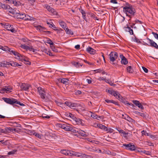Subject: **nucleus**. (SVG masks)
<instances>
[{
    "label": "nucleus",
    "instance_id": "nucleus-1",
    "mask_svg": "<svg viewBox=\"0 0 158 158\" xmlns=\"http://www.w3.org/2000/svg\"><path fill=\"white\" fill-rule=\"evenodd\" d=\"M123 7V11L126 15L130 18H131L135 15L136 12L135 8L133 6L128 2L126 3L125 5Z\"/></svg>",
    "mask_w": 158,
    "mask_h": 158
},
{
    "label": "nucleus",
    "instance_id": "nucleus-2",
    "mask_svg": "<svg viewBox=\"0 0 158 158\" xmlns=\"http://www.w3.org/2000/svg\"><path fill=\"white\" fill-rule=\"evenodd\" d=\"M37 89L40 95L44 101L47 102H52V98L50 94L46 93L40 87L38 88Z\"/></svg>",
    "mask_w": 158,
    "mask_h": 158
},
{
    "label": "nucleus",
    "instance_id": "nucleus-3",
    "mask_svg": "<svg viewBox=\"0 0 158 158\" xmlns=\"http://www.w3.org/2000/svg\"><path fill=\"white\" fill-rule=\"evenodd\" d=\"M118 53L115 52H112L109 55L110 63L112 64H115L114 63L118 58Z\"/></svg>",
    "mask_w": 158,
    "mask_h": 158
},
{
    "label": "nucleus",
    "instance_id": "nucleus-4",
    "mask_svg": "<svg viewBox=\"0 0 158 158\" xmlns=\"http://www.w3.org/2000/svg\"><path fill=\"white\" fill-rule=\"evenodd\" d=\"M125 149L131 151H134L136 149L135 146L132 143H130L128 144H123L122 146Z\"/></svg>",
    "mask_w": 158,
    "mask_h": 158
},
{
    "label": "nucleus",
    "instance_id": "nucleus-5",
    "mask_svg": "<svg viewBox=\"0 0 158 158\" xmlns=\"http://www.w3.org/2000/svg\"><path fill=\"white\" fill-rule=\"evenodd\" d=\"M147 39L149 41V42L148 44L145 43L144 44L145 45L154 47L156 49H158V45L156 43L148 37H147Z\"/></svg>",
    "mask_w": 158,
    "mask_h": 158
},
{
    "label": "nucleus",
    "instance_id": "nucleus-6",
    "mask_svg": "<svg viewBox=\"0 0 158 158\" xmlns=\"http://www.w3.org/2000/svg\"><path fill=\"white\" fill-rule=\"evenodd\" d=\"M19 55H18L17 56V57H18L17 58L18 59L22 61H24L25 64L28 65L31 64V63L28 60L27 58L23 55L20 54H19Z\"/></svg>",
    "mask_w": 158,
    "mask_h": 158
},
{
    "label": "nucleus",
    "instance_id": "nucleus-7",
    "mask_svg": "<svg viewBox=\"0 0 158 158\" xmlns=\"http://www.w3.org/2000/svg\"><path fill=\"white\" fill-rule=\"evenodd\" d=\"M2 99L4 101L8 104L14 106L15 99L12 98H3Z\"/></svg>",
    "mask_w": 158,
    "mask_h": 158
},
{
    "label": "nucleus",
    "instance_id": "nucleus-8",
    "mask_svg": "<svg viewBox=\"0 0 158 158\" xmlns=\"http://www.w3.org/2000/svg\"><path fill=\"white\" fill-rule=\"evenodd\" d=\"M64 104L67 106H69L71 109H74V108L78 106L77 103H73L71 102L66 101L65 102Z\"/></svg>",
    "mask_w": 158,
    "mask_h": 158
},
{
    "label": "nucleus",
    "instance_id": "nucleus-9",
    "mask_svg": "<svg viewBox=\"0 0 158 158\" xmlns=\"http://www.w3.org/2000/svg\"><path fill=\"white\" fill-rule=\"evenodd\" d=\"M13 26H12L10 24L8 23H5V28L7 30L10 31L12 32L15 33L16 32V31L15 29L12 27Z\"/></svg>",
    "mask_w": 158,
    "mask_h": 158
},
{
    "label": "nucleus",
    "instance_id": "nucleus-10",
    "mask_svg": "<svg viewBox=\"0 0 158 158\" xmlns=\"http://www.w3.org/2000/svg\"><path fill=\"white\" fill-rule=\"evenodd\" d=\"M71 152H72L71 156H75L78 157H85L86 156V155L84 154H83L81 153L76 152L73 151H72Z\"/></svg>",
    "mask_w": 158,
    "mask_h": 158
},
{
    "label": "nucleus",
    "instance_id": "nucleus-11",
    "mask_svg": "<svg viewBox=\"0 0 158 158\" xmlns=\"http://www.w3.org/2000/svg\"><path fill=\"white\" fill-rule=\"evenodd\" d=\"M120 57L121 59V63L122 64L126 65L128 63V61L125 57L123 55H120Z\"/></svg>",
    "mask_w": 158,
    "mask_h": 158
},
{
    "label": "nucleus",
    "instance_id": "nucleus-12",
    "mask_svg": "<svg viewBox=\"0 0 158 158\" xmlns=\"http://www.w3.org/2000/svg\"><path fill=\"white\" fill-rule=\"evenodd\" d=\"M132 102L135 105L137 106L139 108L142 109H143V107L139 101L133 100L132 101Z\"/></svg>",
    "mask_w": 158,
    "mask_h": 158
},
{
    "label": "nucleus",
    "instance_id": "nucleus-13",
    "mask_svg": "<svg viewBox=\"0 0 158 158\" xmlns=\"http://www.w3.org/2000/svg\"><path fill=\"white\" fill-rule=\"evenodd\" d=\"M31 85H30L26 84L25 83H22L21 85V88L23 90L26 91L27 90Z\"/></svg>",
    "mask_w": 158,
    "mask_h": 158
},
{
    "label": "nucleus",
    "instance_id": "nucleus-14",
    "mask_svg": "<svg viewBox=\"0 0 158 158\" xmlns=\"http://www.w3.org/2000/svg\"><path fill=\"white\" fill-rule=\"evenodd\" d=\"M123 29L125 31L128 32L131 35L134 34L133 30L130 27L127 26V27H124Z\"/></svg>",
    "mask_w": 158,
    "mask_h": 158
},
{
    "label": "nucleus",
    "instance_id": "nucleus-15",
    "mask_svg": "<svg viewBox=\"0 0 158 158\" xmlns=\"http://www.w3.org/2000/svg\"><path fill=\"white\" fill-rule=\"evenodd\" d=\"M72 151L66 150H62L61 151V152L62 154H64L65 155H68L71 156Z\"/></svg>",
    "mask_w": 158,
    "mask_h": 158
},
{
    "label": "nucleus",
    "instance_id": "nucleus-16",
    "mask_svg": "<svg viewBox=\"0 0 158 158\" xmlns=\"http://www.w3.org/2000/svg\"><path fill=\"white\" fill-rule=\"evenodd\" d=\"M15 16L18 19H23L24 17H25V14L20 13L19 11V13H18L16 15H15Z\"/></svg>",
    "mask_w": 158,
    "mask_h": 158
},
{
    "label": "nucleus",
    "instance_id": "nucleus-17",
    "mask_svg": "<svg viewBox=\"0 0 158 158\" xmlns=\"http://www.w3.org/2000/svg\"><path fill=\"white\" fill-rule=\"evenodd\" d=\"M86 51L91 54H94L96 52L95 50L90 47H89L87 48Z\"/></svg>",
    "mask_w": 158,
    "mask_h": 158
},
{
    "label": "nucleus",
    "instance_id": "nucleus-18",
    "mask_svg": "<svg viewBox=\"0 0 158 158\" xmlns=\"http://www.w3.org/2000/svg\"><path fill=\"white\" fill-rule=\"evenodd\" d=\"M15 129L14 128H11L10 127H6L4 129L5 131V133H10V132L13 131H15Z\"/></svg>",
    "mask_w": 158,
    "mask_h": 158
},
{
    "label": "nucleus",
    "instance_id": "nucleus-19",
    "mask_svg": "<svg viewBox=\"0 0 158 158\" xmlns=\"http://www.w3.org/2000/svg\"><path fill=\"white\" fill-rule=\"evenodd\" d=\"M58 81L64 84H67L68 83V80L67 78H60L59 79Z\"/></svg>",
    "mask_w": 158,
    "mask_h": 158
},
{
    "label": "nucleus",
    "instance_id": "nucleus-20",
    "mask_svg": "<svg viewBox=\"0 0 158 158\" xmlns=\"http://www.w3.org/2000/svg\"><path fill=\"white\" fill-rule=\"evenodd\" d=\"M105 101L107 103H113V104H114L115 105H117V106L119 105V104H118V102H116V101H115L113 100H109V99H106L105 100Z\"/></svg>",
    "mask_w": 158,
    "mask_h": 158
},
{
    "label": "nucleus",
    "instance_id": "nucleus-21",
    "mask_svg": "<svg viewBox=\"0 0 158 158\" xmlns=\"http://www.w3.org/2000/svg\"><path fill=\"white\" fill-rule=\"evenodd\" d=\"M59 23L60 26L64 29L67 27L66 24L65 22L63 21H59Z\"/></svg>",
    "mask_w": 158,
    "mask_h": 158
},
{
    "label": "nucleus",
    "instance_id": "nucleus-22",
    "mask_svg": "<svg viewBox=\"0 0 158 158\" xmlns=\"http://www.w3.org/2000/svg\"><path fill=\"white\" fill-rule=\"evenodd\" d=\"M75 119L74 121L77 123V124H81L82 125H83L84 123H82V120L81 119L79 118H77L76 117L74 118Z\"/></svg>",
    "mask_w": 158,
    "mask_h": 158
},
{
    "label": "nucleus",
    "instance_id": "nucleus-23",
    "mask_svg": "<svg viewBox=\"0 0 158 158\" xmlns=\"http://www.w3.org/2000/svg\"><path fill=\"white\" fill-rule=\"evenodd\" d=\"M118 98L122 102L127 105L126 103H128L127 101L125 99L123 98L121 95H119L118 96Z\"/></svg>",
    "mask_w": 158,
    "mask_h": 158
},
{
    "label": "nucleus",
    "instance_id": "nucleus-24",
    "mask_svg": "<svg viewBox=\"0 0 158 158\" xmlns=\"http://www.w3.org/2000/svg\"><path fill=\"white\" fill-rule=\"evenodd\" d=\"M64 30L65 31L67 34L71 35H73V32L71 30L69 29L67 27H66L65 28H64Z\"/></svg>",
    "mask_w": 158,
    "mask_h": 158
},
{
    "label": "nucleus",
    "instance_id": "nucleus-25",
    "mask_svg": "<svg viewBox=\"0 0 158 158\" xmlns=\"http://www.w3.org/2000/svg\"><path fill=\"white\" fill-rule=\"evenodd\" d=\"M0 7L2 9H6L9 8V5L7 4H2L0 2Z\"/></svg>",
    "mask_w": 158,
    "mask_h": 158
},
{
    "label": "nucleus",
    "instance_id": "nucleus-26",
    "mask_svg": "<svg viewBox=\"0 0 158 158\" xmlns=\"http://www.w3.org/2000/svg\"><path fill=\"white\" fill-rule=\"evenodd\" d=\"M20 47L23 49H25L26 51L30 50L31 46H28L26 45H22Z\"/></svg>",
    "mask_w": 158,
    "mask_h": 158
},
{
    "label": "nucleus",
    "instance_id": "nucleus-27",
    "mask_svg": "<svg viewBox=\"0 0 158 158\" xmlns=\"http://www.w3.org/2000/svg\"><path fill=\"white\" fill-rule=\"evenodd\" d=\"M134 113L135 114L139 115L143 118H146V115L144 114L137 111H135Z\"/></svg>",
    "mask_w": 158,
    "mask_h": 158
},
{
    "label": "nucleus",
    "instance_id": "nucleus-28",
    "mask_svg": "<svg viewBox=\"0 0 158 158\" xmlns=\"http://www.w3.org/2000/svg\"><path fill=\"white\" fill-rule=\"evenodd\" d=\"M97 126L99 128L105 131L106 129V126L101 124H98Z\"/></svg>",
    "mask_w": 158,
    "mask_h": 158
},
{
    "label": "nucleus",
    "instance_id": "nucleus-29",
    "mask_svg": "<svg viewBox=\"0 0 158 158\" xmlns=\"http://www.w3.org/2000/svg\"><path fill=\"white\" fill-rule=\"evenodd\" d=\"M33 19V18L32 17L30 16L27 15H26L25 14V17H24L23 20H32Z\"/></svg>",
    "mask_w": 158,
    "mask_h": 158
},
{
    "label": "nucleus",
    "instance_id": "nucleus-30",
    "mask_svg": "<svg viewBox=\"0 0 158 158\" xmlns=\"http://www.w3.org/2000/svg\"><path fill=\"white\" fill-rule=\"evenodd\" d=\"M77 133L80 134L81 136L85 137L86 135L85 134V132L81 130H79V131H77Z\"/></svg>",
    "mask_w": 158,
    "mask_h": 158
},
{
    "label": "nucleus",
    "instance_id": "nucleus-31",
    "mask_svg": "<svg viewBox=\"0 0 158 158\" xmlns=\"http://www.w3.org/2000/svg\"><path fill=\"white\" fill-rule=\"evenodd\" d=\"M127 69V72L130 73H132L134 72V70L131 66H128Z\"/></svg>",
    "mask_w": 158,
    "mask_h": 158
},
{
    "label": "nucleus",
    "instance_id": "nucleus-32",
    "mask_svg": "<svg viewBox=\"0 0 158 158\" xmlns=\"http://www.w3.org/2000/svg\"><path fill=\"white\" fill-rule=\"evenodd\" d=\"M0 49L5 51H7L9 49V48L7 46H5L4 47L0 46Z\"/></svg>",
    "mask_w": 158,
    "mask_h": 158
},
{
    "label": "nucleus",
    "instance_id": "nucleus-33",
    "mask_svg": "<svg viewBox=\"0 0 158 158\" xmlns=\"http://www.w3.org/2000/svg\"><path fill=\"white\" fill-rule=\"evenodd\" d=\"M44 8H46V9H47L50 12L51 10V9H52V8L49 5H48L47 4H45L44 5Z\"/></svg>",
    "mask_w": 158,
    "mask_h": 158
},
{
    "label": "nucleus",
    "instance_id": "nucleus-34",
    "mask_svg": "<svg viewBox=\"0 0 158 158\" xmlns=\"http://www.w3.org/2000/svg\"><path fill=\"white\" fill-rule=\"evenodd\" d=\"M112 95L117 99H118V96L119 95H120L118 91H114V92L113 93V94Z\"/></svg>",
    "mask_w": 158,
    "mask_h": 158
},
{
    "label": "nucleus",
    "instance_id": "nucleus-35",
    "mask_svg": "<svg viewBox=\"0 0 158 158\" xmlns=\"http://www.w3.org/2000/svg\"><path fill=\"white\" fill-rule=\"evenodd\" d=\"M17 104L21 106H24L25 105L23 103L21 102H20L17 101V100L15 99L14 104Z\"/></svg>",
    "mask_w": 158,
    "mask_h": 158
},
{
    "label": "nucleus",
    "instance_id": "nucleus-36",
    "mask_svg": "<svg viewBox=\"0 0 158 158\" xmlns=\"http://www.w3.org/2000/svg\"><path fill=\"white\" fill-rule=\"evenodd\" d=\"M126 116L127 117L126 120L129 122H130L132 123L135 122V120L134 119L131 118L128 115H127V116Z\"/></svg>",
    "mask_w": 158,
    "mask_h": 158
},
{
    "label": "nucleus",
    "instance_id": "nucleus-37",
    "mask_svg": "<svg viewBox=\"0 0 158 158\" xmlns=\"http://www.w3.org/2000/svg\"><path fill=\"white\" fill-rule=\"evenodd\" d=\"M71 127L65 124L64 129L65 131H69Z\"/></svg>",
    "mask_w": 158,
    "mask_h": 158
},
{
    "label": "nucleus",
    "instance_id": "nucleus-38",
    "mask_svg": "<svg viewBox=\"0 0 158 158\" xmlns=\"http://www.w3.org/2000/svg\"><path fill=\"white\" fill-rule=\"evenodd\" d=\"M19 11L17 9L15 8L13 9V14L16 15L18 13H19Z\"/></svg>",
    "mask_w": 158,
    "mask_h": 158
},
{
    "label": "nucleus",
    "instance_id": "nucleus-39",
    "mask_svg": "<svg viewBox=\"0 0 158 158\" xmlns=\"http://www.w3.org/2000/svg\"><path fill=\"white\" fill-rule=\"evenodd\" d=\"M132 40L134 42H135L138 43H141V42L136 37H135L134 38L132 39Z\"/></svg>",
    "mask_w": 158,
    "mask_h": 158
},
{
    "label": "nucleus",
    "instance_id": "nucleus-40",
    "mask_svg": "<svg viewBox=\"0 0 158 158\" xmlns=\"http://www.w3.org/2000/svg\"><path fill=\"white\" fill-rule=\"evenodd\" d=\"M74 65L77 68L79 67L80 66H82V64H81L77 62H74Z\"/></svg>",
    "mask_w": 158,
    "mask_h": 158
},
{
    "label": "nucleus",
    "instance_id": "nucleus-41",
    "mask_svg": "<svg viewBox=\"0 0 158 158\" xmlns=\"http://www.w3.org/2000/svg\"><path fill=\"white\" fill-rule=\"evenodd\" d=\"M106 129L105 131H107L109 132H110V133H111L113 132L114 130L113 129L111 128H108L107 127H106Z\"/></svg>",
    "mask_w": 158,
    "mask_h": 158
},
{
    "label": "nucleus",
    "instance_id": "nucleus-42",
    "mask_svg": "<svg viewBox=\"0 0 158 158\" xmlns=\"http://www.w3.org/2000/svg\"><path fill=\"white\" fill-rule=\"evenodd\" d=\"M90 15L91 17L94 19L97 20H99V19H98L97 17L94 14L92 13Z\"/></svg>",
    "mask_w": 158,
    "mask_h": 158
},
{
    "label": "nucleus",
    "instance_id": "nucleus-43",
    "mask_svg": "<svg viewBox=\"0 0 158 158\" xmlns=\"http://www.w3.org/2000/svg\"><path fill=\"white\" fill-rule=\"evenodd\" d=\"M13 9L11 7L9 6V8H8V9H5V10H8V11L9 12L12 14H13Z\"/></svg>",
    "mask_w": 158,
    "mask_h": 158
},
{
    "label": "nucleus",
    "instance_id": "nucleus-44",
    "mask_svg": "<svg viewBox=\"0 0 158 158\" xmlns=\"http://www.w3.org/2000/svg\"><path fill=\"white\" fill-rule=\"evenodd\" d=\"M90 112L91 113V117L94 119H97L98 117V115L91 112Z\"/></svg>",
    "mask_w": 158,
    "mask_h": 158
},
{
    "label": "nucleus",
    "instance_id": "nucleus-45",
    "mask_svg": "<svg viewBox=\"0 0 158 158\" xmlns=\"http://www.w3.org/2000/svg\"><path fill=\"white\" fill-rule=\"evenodd\" d=\"M68 115H69L68 116H69L70 117L72 118V119H73V120H74L75 119L74 118H76V117L73 114L69 113L68 114H67Z\"/></svg>",
    "mask_w": 158,
    "mask_h": 158
},
{
    "label": "nucleus",
    "instance_id": "nucleus-46",
    "mask_svg": "<svg viewBox=\"0 0 158 158\" xmlns=\"http://www.w3.org/2000/svg\"><path fill=\"white\" fill-rule=\"evenodd\" d=\"M50 12H51L54 15H57V12L56 11V10H55L53 8H52V9H51V10Z\"/></svg>",
    "mask_w": 158,
    "mask_h": 158
},
{
    "label": "nucleus",
    "instance_id": "nucleus-47",
    "mask_svg": "<svg viewBox=\"0 0 158 158\" xmlns=\"http://www.w3.org/2000/svg\"><path fill=\"white\" fill-rule=\"evenodd\" d=\"M50 47L53 51L56 52L58 51L57 49L55 48V47L53 45L50 46Z\"/></svg>",
    "mask_w": 158,
    "mask_h": 158
},
{
    "label": "nucleus",
    "instance_id": "nucleus-48",
    "mask_svg": "<svg viewBox=\"0 0 158 158\" xmlns=\"http://www.w3.org/2000/svg\"><path fill=\"white\" fill-rule=\"evenodd\" d=\"M11 65L13 66H21V65L19 64L18 63L16 62H13L12 64H11Z\"/></svg>",
    "mask_w": 158,
    "mask_h": 158
},
{
    "label": "nucleus",
    "instance_id": "nucleus-49",
    "mask_svg": "<svg viewBox=\"0 0 158 158\" xmlns=\"http://www.w3.org/2000/svg\"><path fill=\"white\" fill-rule=\"evenodd\" d=\"M5 92L6 93V86L4 88H3L0 89V93H3Z\"/></svg>",
    "mask_w": 158,
    "mask_h": 158
},
{
    "label": "nucleus",
    "instance_id": "nucleus-50",
    "mask_svg": "<svg viewBox=\"0 0 158 158\" xmlns=\"http://www.w3.org/2000/svg\"><path fill=\"white\" fill-rule=\"evenodd\" d=\"M42 116L44 118H50V116L44 114H42Z\"/></svg>",
    "mask_w": 158,
    "mask_h": 158
},
{
    "label": "nucleus",
    "instance_id": "nucleus-51",
    "mask_svg": "<svg viewBox=\"0 0 158 158\" xmlns=\"http://www.w3.org/2000/svg\"><path fill=\"white\" fill-rule=\"evenodd\" d=\"M12 89L11 88H8L6 87V93H8L12 92Z\"/></svg>",
    "mask_w": 158,
    "mask_h": 158
},
{
    "label": "nucleus",
    "instance_id": "nucleus-52",
    "mask_svg": "<svg viewBox=\"0 0 158 158\" xmlns=\"http://www.w3.org/2000/svg\"><path fill=\"white\" fill-rule=\"evenodd\" d=\"M70 130L69 131L73 132V133H77V131H76V129H75L74 128H73L72 127H71Z\"/></svg>",
    "mask_w": 158,
    "mask_h": 158
},
{
    "label": "nucleus",
    "instance_id": "nucleus-53",
    "mask_svg": "<svg viewBox=\"0 0 158 158\" xmlns=\"http://www.w3.org/2000/svg\"><path fill=\"white\" fill-rule=\"evenodd\" d=\"M142 135H145L147 136H148L149 133H147L145 131L143 130L141 131Z\"/></svg>",
    "mask_w": 158,
    "mask_h": 158
},
{
    "label": "nucleus",
    "instance_id": "nucleus-54",
    "mask_svg": "<svg viewBox=\"0 0 158 158\" xmlns=\"http://www.w3.org/2000/svg\"><path fill=\"white\" fill-rule=\"evenodd\" d=\"M17 150H13L12 151L9 152L8 153V155H10L12 154H13L15 153L16 152Z\"/></svg>",
    "mask_w": 158,
    "mask_h": 158
},
{
    "label": "nucleus",
    "instance_id": "nucleus-55",
    "mask_svg": "<svg viewBox=\"0 0 158 158\" xmlns=\"http://www.w3.org/2000/svg\"><path fill=\"white\" fill-rule=\"evenodd\" d=\"M36 28L37 29H39L40 30H44L45 29V28L44 27H43L41 26L40 25L37 26L36 27Z\"/></svg>",
    "mask_w": 158,
    "mask_h": 158
},
{
    "label": "nucleus",
    "instance_id": "nucleus-56",
    "mask_svg": "<svg viewBox=\"0 0 158 158\" xmlns=\"http://www.w3.org/2000/svg\"><path fill=\"white\" fill-rule=\"evenodd\" d=\"M152 33L153 35L155 38L158 40V34L154 32H152Z\"/></svg>",
    "mask_w": 158,
    "mask_h": 158
},
{
    "label": "nucleus",
    "instance_id": "nucleus-57",
    "mask_svg": "<svg viewBox=\"0 0 158 158\" xmlns=\"http://www.w3.org/2000/svg\"><path fill=\"white\" fill-rule=\"evenodd\" d=\"M47 43L48 44H50V46H52V45H53L54 43H53L52 41L50 39H49L47 40Z\"/></svg>",
    "mask_w": 158,
    "mask_h": 158
},
{
    "label": "nucleus",
    "instance_id": "nucleus-58",
    "mask_svg": "<svg viewBox=\"0 0 158 158\" xmlns=\"http://www.w3.org/2000/svg\"><path fill=\"white\" fill-rule=\"evenodd\" d=\"M21 4V2L16 0V2H15V5L16 6H20Z\"/></svg>",
    "mask_w": 158,
    "mask_h": 158
},
{
    "label": "nucleus",
    "instance_id": "nucleus-59",
    "mask_svg": "<svg viewBox=\"0 0 158 158\" xmlns=\"http://www.w3.org/2000/svg\"><path fill=\"white\" fill-rule=\"evenodd\" d=\"M30 51H32L34 52H35V51H37V50L34 48L32 46H31V47L29 50Z\"/></svg>",
    "mask_w": 158,
    "mask_h": 158
},
{
    "label": "nucleus",
    "instance_id": "nucleus-60",
    "mask_svg": "<svg viewBox=\"0 0 158 158\" xmlns=\"http://www.w3.org/2000/svg\"><path fill=\"white\" fill-rule=\"evenodd\" d=\"M65 124H58V126L60 127L62 129H64Z\"/></svg>",
    "mask_w": 158,
    "mask_h": 158
},
{
    "label": "nucleus",
    "instance_id": "nucleus-61",
    "mask_svg": "<svg viewBox=\"0 0 158 158\" xmlns=\"http://www.w3.org/2000/svg\"><path fill=\"white\" fill-rule=\"evenodd\" d=\"M55 102L56 103V104L58 106H60L61 105H62L63 104V103H61L60 102H59L57 101H56L55 100Z\"/></svg>",
    "mask_w": 158,
    "mask_h": 158
},
{
    "label": "nucleus",
    "instance_id": "nucleus-62",
    "mask_svg": "<svg viewBox=\"0 0 158 158\" xmlns=\"http://www.w3.org/2000/svg\"><path fill=\"white\" fill-rule=\"evenodd\" d=\"M102 69H98L96 70H94L95 72H96V73H101L102 71Z\"/></svg>",
    "mask_w": 158,
    "mask_h": 158
},
{
    "label": "nucleus",
    "instance_id": "nucleus-63",
    "mask_svg": "<svg viewBox=\"0 0 158 158\" xmlns=\"http://www.w3.org/2000/svg\"><path fill=\"white\" fill-rule=\"evenodd\" d=\"M142 68L143 70L146 73H148V70L146 68H145L144 67L142 66Z\"/></svg>",
    "mask_w": 158,
    "mask_h": 158
},
{
    "label": "nucleus",
    "instance_id": "nucleus-64",
    "mask_svg": "<svg viewBox=\"0 0 158 158\" xmlns=\"http://www.w3.org/2000/svg\"><path fill=\"white\" fill-rule=\"evenodd\" d=\"M80 12L82 14V16L84 15H86V13L85 11L83 9H81L80 10Z\"/></svg>",
    "mask_w": 158,
    "mask_h": 158
}]
</instances>
